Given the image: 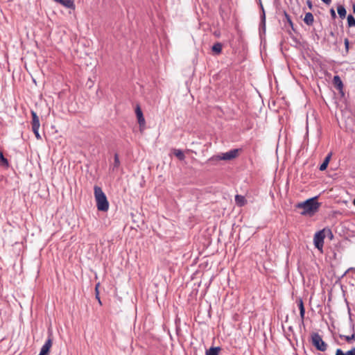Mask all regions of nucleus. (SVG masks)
<instances>
[{
  "instance_id": "obj_1",
  "label": "nucleus",
  "mask_w": 355,
  "mask_h": 355,
  "mask_svg": "<svg viewBox=\"0 0 355 355\" xmlns=\"http://www.w3.org/2000/svg\"><path fill=\"white\" fill-rule=\"evenodd\" d=\"M320 205L318 201H304L298 203L295 208L302 209L300 214L311 216L318 211Z\"/></svg>"
},
{
  "instance_id": "obj_2",
  "label": "nucleus",
  "mask_w": 355,
  "mask_h": 355,
  "mask_svg": "<svg viewBox=\"0 0 355 355\" xmlns=\"http://www.w3.org/2000/svg\"><path fill=\"white\" fill-rule=\"evenodd\" d=\"M312 345L319 351L324 352L327 349V345L323 341L321 336L318 333L311 334Z\"/></svg>"
},
{
  "instance_id": "obj_3",
  "label": "nucleus",
  "mask_w": 355,
  "mask_h": 355,
  "mask_svg": "<svg viewBox=\"0 0 355 355\" xmlns=\"http://www.w3.org/2000/svg\"><path fill=\"white\" fill-rule=\"evenodd\" d=\"M325 238L324 230L316 232L313 237V242L315 247L318 249L321 252L324 245V240Z\"/></svg>"
},
{
  "instance_id": "obj_4",
  "label": "nucleus",
  "mask_w": 355,
  "mask_h": 355,
  "mask_svg": "<svg viewBox=\"0 0 355 355\" xmlns=\"http://www.w3.org/2000/svg\"><path fill=\"white\" fill-rule=\"evenodd\" d=\"M240 150L235 148L232 149L225 153H222L220 155H217L216 159L218 160H231L236 158L238 156L239 151Z\"/></svg>"
},
{
  "instance_id": "obj_5",
  "label": "nucleus",
  "mask_w": 355,
  "mask_h": 355,
  "mask_svg": "<svg viewBox=\"0 0 355 355\" xmlns=\"http://www.w3.org/2000/svg\"><path fill=\"white\" fill-rule=\"evenodd\" d=\"M53 345V336L51 334H49L48 339L46 340L44 345L42 347L39 355H49L51 348Z\"/></svg>"
},
{
  "instance_id": "obj_6",
  "label": "nucleus",
  "mask_w": 355,
  "mask_h": 355,
  "mask_svg": "<svg viewBox=\"0 0 355 355\" xmlns=\"http://www.w3.org/2000/svg\"><path fill=\"white\" fill-rule=\"evenodd\" d=\"M296 303L297 304L298 308L300 309V315L301 319L302 324H304V318H305V308L304 306L303 300L301 297H299L296 300Z\"/></svg>"
},
{
  "instance_id": "obj_7",
  "label": "nucleus",
  "mask_w": 355,
  "mask_h": 355,
  "mask_svg": "<svg viewBox=\"0 0 355 355\" xmlns=\"http://www.w3.org/2000/svg\"><path fill=\"white\" fill-rule=\"evenodd\" d=\"M135 113L137 117L138 123L139 124V126H144L146 124L145 119L143 115V112L139 107V105H137L135 109Z\"/></svg>"
},
{
  "instance_id": "obj_8",
  "label": "nucleus",
  "mask_w": 355,
  "mask_h": 355,
  "mask_svg": "<svg viewBox=\"0 0 355 355\" xmlns=\"http://www.w3.org/2000/svg\"><path fill=\"white\" fill-rule=\"evenodd\" d=\"M94 190L95 200H107L105 194L100 187L94 186Z\"/></svg>"
},
{
  "instance_id": "obj_9",
  "label": "nucleus",
  "mask_w": 355,
  "mask_h": 355,
  "mask_svg": "<svg viewBox=\"0 0 355 355\" xmlns=\"http://www.w3.org/2000/svg\"><path fill=\"white\" fill-rule=\"evenodd\" d=\"M32 116V129H36L37 128H40V119L36 112L34 111H31Z\"/></svg>"
},
{
  "instance_id": "obj_10",
  "label": "nucleus",
  "mask_w": 355,
  "mask_h": 355,
  "mask_svg": "<svg viewBox=\"0 0 355 355\" xmlns=\"http://www.w3.org/2000/svg\"><path fill=\"white\" fill-rule=\"evenodd\" d=\"M332 156V153L330 152L327 154V155L325 157L323 162L321 164V165L319 167L320 171H323L327 169L328 164L330 162V159Z\"/></svg>"
},
{
  "instance_id": "obj_11",
  "label": "nucleus",
  "mask_w": 355,
  "mask_h": 355,
  "mask_svg": "<svg viewBox=\"0 0 355 355\" xmlns=\"http://www.w3.org/2000/svg\"><path fill=\"white\" fill-rule=\"evenodd\" d=\"M121 162L119 160V155L117 153L114 154V162L113 164L110 166V170H112V171H114L119 168L120 166Z\"/></svg>"
},
{
  "instance_id": "obj_12",
  "label": "nucleus",
  "mask_w": 355,
  "mask_h": 355,
  "mask_svg": "<svg viewBox=\"0 0 355 355\" xmlns=\"http://www.w3.org/2000/svg\"><path fill=\"white\" fill-rule=\"evenodd\" d=\"M333 83L335 86V87L339 90H342L343 88V82L339 77V76H335L333 78Z\"/></svg>"
},
{
  "instance_id": "obj_13",
  "label": "nucleus",
  "mask_w": 355,
  "mask_h": 355,
  "mask_svg": "<svg viewBox=\"0 0 355 355\" xmlns=\"http://www.w3.org/2000/svg\"><path fill=\"white\" fill-rule=\"evenodd\" d=\"M67 8H74L73 0H55Z\"/></svg>"
},
{
  "instance_id": "obj_14",
  "label": "nucleus",
  "mask_w": 355,
  "mask_h": 355,
  "mask_svg": "<svg viewBox=\"0 0 355 355\" xmlns=\"http://www.w3.org/2000/svg\"><path fill=\"white\" fill-rule=\"evenodd\" d=\"M97 208L99 211H107L109 208L108 201H97Z\"/></svg>"
},
{
  "instance_id": "obj_15",
  "label": "nucleus",
  "mask_w": 355,
  "mask_h": 355,
  "mask_svg": "<svg viewBox=\"0 0 355 355\" xmlns=\"http://www.w3.org/2000/svg\"><path fill=\"white\" fill-rule=\"evenodd\" d=\"M304 23L308 26H311L314 21V17L311 12H306L304 18Z\"/></svg>"
},
{
  "instance_id": "obj_16",
  "label": "nucleus",
  "mask_w": 355,
  "mask_h": 355,
  "mask_svg": "<svg viewBox=\"0 0 355 355\" xmlns=\"http://www.w3.org/2000/svg\"><path fill=\"white\" fill-rule=\"evenodd\" d=\"M337 11L339 17L341 19H345L346 17L347 11L344 6L338 5L337 6Z\"/></svg>"
},
{
  "instance_id": "obj_17",
  "label": "nucleus",
  "mask_w": 355,
  "mask_h": 355,
  "mask_svg": "<svg viewBox=\"0 0 355 355\" xmlns=\"http://www.w3.org/2000/svg\"><path fill=\"white\" fill-rule=\"evenodd\" d=\"M222 49L223 45L220 42L215 43L211 47L212 51L217 55L220 54L222 52Z\"/></svg>"
},
{
  "instance_id": "obj_18",
  "label": "nucleus",
  "mask_w": 355,
  "mask_h": 355,
  "mask_svg": "<svg viewBox=\"0 0 355 355\" xmlns=\"http://www.w3.org/2000/svg\"><path fill=\"white\" fill-rule=\"evenodd\" d=\"M336 355H355V347H353L346 352H344L341 349H337Z\"/></svg>"
},
{
  "instance_id": "obj_19",
  "label": "nucleus",
  "mask_w": 355,
  "mask_h": 355,
  "mask_svg": "<svg viewBox=\"0 0 355 355\" xmlns=\"http://www.w3.org/2000/svg\"><path fill=\"white\" fill-rule=\"evenodd\" d=\"M173 154L175 157H177L181 161H182L185 159V155H184V153L180 149H174Z\"/></svg>"
},
{
  "instance_id": "obj_20",
  "label": "nucleus",
  "mask_w": 355,
  "mask_h": 355,
  "mask_svg": "<svg viewBox=\"0 0 355 355\" xmlns=\"http://www.w3.org/2000/svg\"><path fill=\"white\" fill-rule=\"evenodd\" d=\"M219 348L211 347L206 352V355H218Z\"/></svg>"
},
{
  "instance_id": "obj_21",
  "label": "nucleus",
  "mask_w": 355,
  "mask_h": 355,
  "mask_svg": "<svg viewBox=\"0 0 355 355\" xmlns=\"http://www.w3.org/2000/svg\"><path fill=\"white\" fill-rule=\"evenodd\" d=\"M0 164L3 166L8 167L9 164L8 159L4 157L3 153L0 152Z\"/></svg>"
},
{
  "instance_id": "obj_22",
  "label": "nucleus",
  "mask_w": 355,
  "mask_h": 355,
  "mask_svg": "<svg viewBox=\"0 0 355 355\" xmlns=\"http://www.w3.org/2000/svg\"><path fill=\"white\" fill-rule=\"evenodd\" d=\"M347 24L349 27L355 26V18L352 15L347 16Z\"/></svg>"
},
{
  "instance_id": "obj_23",
  "label": "nucleus",
  "mask_w": 355,
  "mask_h": 355,
  "mask_svg": "<svg viewBox=\"0 0 355 355\" xmlns=\"http://www.w3.org/2000/svg\"><path fill=\"white\" fill-rule=\"evenodd\" d=\"M259 2H260V6H261V8L262 10V15H261V24H263V26H265V24H266V15H265V11H264V9H263V5L261 2V0H259Z\"/></svg>"
},
{
  "instance_id": "obj_24",
  "label": "nucleus",
  "mask_w": 355,
  "mask_h": 355,
  "mask_svg": "<svg viewBox=\"0 0 355 355\" xmlns=\"http://www.w3.org/2000/svg\"><path fill=\"white\" fill-rule=\"evenodd\" d=\"M284 15L286 21L288 23V24L294 30V28H293V23L292 20H291V18L290 15L286 11H284Z\"/></svg>"
},
{
  "instance_id": "obj_25",
  "label": "nucleus",
  "mask_w": 355,
  "mask_h": 355,
  "mask_svg": "<svg viewBox=\"0 0 355 355\" xmlns=\"http://www.w3.org/2000/svg\"><path fill=\"white\" fill-rule=\"evenodd\" d=\"M345 339L347 343H350L352 340H355V335L353 334L352 336H344Z\"/></svg>"
},
{
  "instance_id": "obj_26",
  "label": "nucleus",
  "mask_w": 355,
  "mask_h": 355,
  "mask_svg": "<svg viewBox=\"0 0 355 355\" xmlns=\"http://www.w3.org/2000/svg\"><path fill=\"white\" fill-rule=\"evenodd\" d=\"M39 128H37L36 129H32L33 132H34V134L37 139H41L40 135L39 133Z\"/></svg>"
},
{
  "instance_id": "obj_27",
  "label": "nucleus",
  "mask_w": 355,
  "mask_h": 355,
  "mask_svg": "<svg viewBox=\"0 0 355 355\" xmlns=\"http://www.w3.org/2000/svg\"><path fill=\"white\" fill-rule=\"evenodd\" d=\"M98 286H99V284H97L96 285L95 291H96V298L98 299V302H99V304H101V300H100V298H99V297H98V294H99V293H98Z\"/></svg>"
},
{
  "instance_id": "obj_28",
  "label": "nucleus",
  "mask_w": 355,
  "mask_h": 355,
  "mask_svg": "<svg viewBox=\"0 0 355 355\" xmlns=\"http://www.w3.org/2000/svg\"><path fill=\"white\" fill-rule=\"evenodd\" d=\"M329 12H330V14H331V18H332L333 19H335L337 17V16H336V12H335V10H334V9L333 8H331V9H330V10H329Z\"/></svg>"
},
{
  "instance_id": "obj_29",
  "label": "nucleus",
  "mask_w": 355,
  "mask_h": 355,
  "mask_svg": "<svg viewBox=\"0 0 355 355\" xmlns=\"http://www.w3.org/2000/svg\"><path fill=\"white\" fill-rule=\"evenodd\" d=\"M345 46L346 51H347L348 49H349V40L347 38L345 39Z\"/></svg>"
},
{
  "instance_id": "obj_30",
  "label": "nucleus",
  "mask_w": 355,
  "mask_h": 355,
  "mask_svg": "<svg viewBox=\"0 0 355 355\" xmlns=\"http://www.w3.org/2000/svg\"><path fill=\"white\" fill-rule=\"evenodd\" d=\"M239 207H243L245 204V201H236Z\"/></svg>"
},
{
  "instance_id": "obj_31",
  "label": "nucleus",
  "mask_w": 355,
  "mask_h": 355,
  "mask_svg": "<svg viewBox=\"0 0 355 355\" xmlns=\"http://www.w3.org/2000/svg\"><path fill=\"white\" fill-rule=\"evenodd\" d=\"M235 200H244V197L240 195H236Z\"/></svg>"
},
{
  "instance_id": "obj_32",
  "label": "nucleus",
  "mask_w": 355,
  "mask_h": 355,
  "mask_svg": "<svg viewBox=\"0 0 355 355\" xmlns=\"http://www.w3.org/2000/svg\"><path fill=\"white\" fill-rule=\"evenodd\" d=\"M325 4L329 5L331 2V0H321Z\"/></svg>"
},
{
  "instance_id": "obj_33",
  "label": "nucleus",
  "mask_w": 355,
  "mask_h": 355,
  "mask_svg": "<svg viewBox=\"0 0 355 355\" xmlns=\"http://www.w3.org/2000/svg\"><path fill=\"white\" fill-rule=\"evenodd\" d=\"M307 4H308L309 7L310 8H311V7H312V3H311V1H309H309H307Z\"/></svg>"
},
{
  "instance_id": "obj_34",
  "label": "nucleus",
  "mask_w": 355,
  "mask_h": 355,
  "mask_svg": "<svg viewBox=\"0 0 355 355\" xmlns=\"http://www.w3.org/2000/svg\"><path fill=\"white\" fill-rule=\"evenodd\" d=\"M318 196H313V197L308 198L307 200H318Z\"/></svg>"
},
{
  "instance_id": "obj_35",
  "label": "nucleus",
  "mask_w": 355,
  "mask_h": 355,
  "mask_svg": "<svg viewBox=\"0 0 355 355\" xmlns=\"http://www.w3.org/2000/svg\"><path fill=\"white\" fill-rule=\"evenodd\" d=\"M330 35L332 36L333 37H335V33L333 31L330 32Z\"/></svg>"
},
{
  "instance_id": "obj_36",
  "label": "nucleus",
  "mask_w": 355,
  "mask_h": 355,
  "mask_svg": "<svg viewBox=\"0 0 355 355\" xmlns=\"http://www.w3.org/2000/svg\"><path fill=\"white\" fill-rule=\"evenodd\" d=\"M352 8H353V12L355 14V3L353 4Z\"/></svg>"
},
{
  "instance_id": "obj_37",
  "label": "nucleus",
  "mask_w": 355,
  "mask_h": 355,
  "mask_svg": "<svg viewBox=\"0 0 355 355\" xmlns=\"http://www.w3.org/2000/svg\"><path fill=\"white\" fill-rule=\"evenodd\" d=\"M353 205L355 206V201H353Z\"/></svg>"
}]
</instances>
